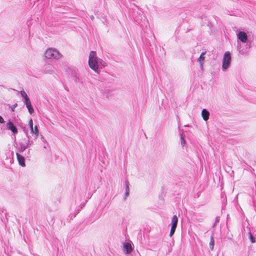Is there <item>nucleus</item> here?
<instances>
[{
  "mask_svg": "<svg viewBox=\"0 0 256 256\" xmlns=\"http://www.w3.org/2000/svg\"><path fill=\"white\" fill-rule=\"evenodd\" d=\"M249 234V238L252 243H254L256 242V238L252 234V232H248Z\"/></svg>",
  "mask_w": 256,
  "mask_h": 256,
  "instance_id": "nucleus-18",
  "label": "nucleus"
},
{
  "mask_svg": "<svg viewBox=\"0 0 256 256\" xmlns=\"http://www.w3.org/2000/svg\"><path fill=\"white\" fill-rule=\"evenodd\" d=\"M20 94L22 97L24 98H28L26 93L24 90L20 91Z\"/></svg>",
  "mask_w": 256,
  "mask_h": 256,
  "instance_id": "nucleus-21",
  "label": "nucleus"
},
{
  "mask_svg": "<svg viewBox=\"0 0 256 256\" xmlns=\"http://www.w3.org/2000/svg\"><path fill=\"white\" fill-rule=\"evenodd\" d=\"M176 228V227L172 226H171V228H170V237H172L174 235V233L175 232Z\"/></svg>",
  "mask_w": 256,
  "mask_h": 256,
  "instance_id": "nucleus-20",
  "label": "nucleus"
},
{
  "mask_svg": "<svg viewBox=\"0 0 256 256\" xmlns=\"http://www.w3.org/2000/svg\"><path fill=\"white\" fill-rule=\"evenodd\" d=\"M4 122V120L2 116H0V123L3 124Z\"/></svg>",
  "mask_w": 256,
  "mask_h": 256,
  "instance_id": "nucleus-26",
  "label": "nucleus"
},
{
  "mask_svg": "<svg viewBox=\"0 0 256 256\" xmlns=\"http://www.w3.org/2000/svg\"><path fill=\"white\" fill-rule=\"evenodd\" d=\"M16 153L19 164L22 167L25 166L26 164L24 157L23 156L21 155L20 154V153L21 152H18L17 150H16Z\"/></svg>",
  "mask_w": 256,
  "mask_h": 256,
  "instance_id": "nucleus-7",
  "label": "nucleus"
},
{
  "mask_svg": "<svg viewBox=\"0 0 256 256\" xmlns=\"http://www.w3.org/2000/svg\"><path fill=\"white\" fill-rule=\"evenodd\" d=\"M6 128L10 130L12 132L16 134L18 133V129L14 124L10 120L6 123Z\"/></svg>",
  "mask_w": 256,
  "mask_h": 256,
  "instance_id": "nucleus-8",
  "label": "nucleus"
},
{
  "mask_svg": "<svg viewBox=\"0 0 256 256\" xmlns=\"http://www.w3.org/2000/svg\"><path fill=\"white\" fill-rule=\"evenodd\" d=\"M33 132H30L32 134H35L34 139L36 140L38 138V134H39L38 130V126H35L34 128Z\"/></svg>",
  "mask_w": 256,
  "mask_h": 256,
  "instance_id": "nucleus-14",
  "label": "nucleus"
},
{
  "mask_svg": "<svg viewBox=\"0 0 256 256\" xmlns=\"http://www.w3.org/2000/svg\"><path fill=\"white\" fill-rule=\"evenodd\" d=\"M90 18L92 20H93L94 19V16L92 15L90 16Z\"/></svg>",
  "mask_w": 256,
  "mask_h": 256,
  "instance_id": "nucleus-29",
  "label": "nucleus"
},
{
  "mask_svg": "<svg viewBox=\"0 0 256 256\" xmlns=\"http://www.w3.org/2000/svg\"><path fill=\"white\" fill-rule=\"evenodd\" d=\"M24 104H26V106L31 104L30 100L28 97L24 98Z\"/></svg>",
  "mask_w": 256,
  "mask_h": 256,
  "instance_id": "nucleus-22",
  "label": "nucleus"
},
{
  "mask_svg": "<svg viewBox=\"0 0 256 256\" xmlns=\"http://www.w3.org/2000/svg\"><path fill=\"white\" fill-rule=\"evenodd\" d=\"M237 37L238 40L243 43H246L248 40L247 34L244 31H240L237 34Z\"/></svg>",
  "mask_w": 256,
  "mask_h": 256,
  "instance_id": "nucleus-6",
  "label": "nucleus"
},
{
  "mask_svg": "<svg viewBox=\"0 0 256 256\" xmlns=\"http://www.w3.org/2000/svg\"><path fill=\"white\" fill-rule=\"evenodd\" d=\"M98 62H98V64H100L102 65V66L103 67H104V66H106V65H105V62H104V64H102V60H100V61H99V60H98Z\"/></svg>",
  "mask_w": 256,
  "mask_h": 256,
  "instance_id": "nucleus-27",
  "label": "nucleus"
},
{
  "mask_svg": "<svg viewBox=\"0 0 256 256\" xmlns=\"http://www.w3.org/2000/svg\"><path fill=\"white\" fill-rule=\"evenodd\" d=\"M28 125L30 126V132H33V129H34L33 122H32V118H30L28 122Z\"/></svg>",
  "mask_w": 256,
  "mask_h": 256,
  "instance_id": "nucleus-19",
  "label": "nucleus"
},
{
  "mask_svg": "<svg viewBox=\"0 0 256 256\" xmlns=\"http://www.w3.org/2000/svg\"><path fill=\"white\" fill-rule=\"evenodd\" d=\"M124 250L125 251L126 254H129L132 251L133 248L132 246L130 243L124 242L123 244Z\"/></svg>",
  "mask_w": 256,
  "mask_h": 256,
  "instance_id": "nucleus-9",
  "label": "nucleus"
},
{
  "mask_svg": "<svg viewBox=\"0 0 256 256\" xmlns=\"http://www.w3.org/2000/svg\"><path fill=\"white\" fill-rule=\"evenodd\" d=\"M231 62V55L229 52L224 53L222 64L223 70H226L229 66Z\"/></svg>",
  "mask_w": 256,
  "mask_h": 256,
  "instance_id": "nucleus-4",
  "label": "nucleus"
},
{
  "mask_svg": "<svg viewBox=\"0 0 256 256\" xmlns=\"http://www.w3.org/2000/svg\"><path fill=\"white\" fill-rule=\"evenodd\" d=\"M202 116L205 121H206L209 118L210 112L206 108H204L202 111Z\"/></svg>",
  "mask_w": 256,
  "mask_h": 256,
  "instance_id": "nucleus-10",
  "label": "nucleus"
},
{
  "mask_svg": "<svg viewBox=\"0 0 256 256\" xmlns=\"http://www.w3.org/2000/svg\"><path fill=\"white\" fill-rule=\"evenodd\" d=\"M206 52H202L200 54V55L198 59V61L200 63V66L201 68H202L203 66L204 62V58H205L204 56V55L206 54Z\"/></svg>",
  "mask_w": 256,
  "mask_h": 256,
  "instance_id": "nucleus-11",
  "label": "nucleus"
},
{
  "mask_svg": "<svg viewBox=\"0 0 256 256\" xmlns=\"http://www.w3.org/2000/svg\"><path fill=\"white\" fill-rule=\"evenodd\" d=\"M125 185H126V188H125V198H124V199H126V198L127 196H128L129 195V192H130V189H129V185H130V184H129V182L128 180H126L125 181Z\"/></svg>",
  "mask_w": 256,
  "mask_h": 256,
  "instance_id": "nucleus-12",
  "label": "nucleus"
},
{
  "mask_svg": "<svg viewBox=\"0 0 256 256\" xmlns=\"http://www.w3.org/2000/svg\"><path fill=\"white\" fill-rule=\"evenodd\" d=\"M65 89L67 90V91H68V88H65Z\"/></svg>",
  "mask_w": 256,
  "mask_h": 256,
  "instance_id": "nucleus-30",
  "label": "nucleus"
},
{
  "mask_svg": "<svg viewBox=\"0 0 256 256\" xmlns=\"http://www.w3.org/2000/svg\"><path fill=\"white\" fill-rule=\"evenodd\" d=\"M98 60L96 56V52L91 51L90 53L88 64L90 67L96 72L98 68Z\"/></svg>",
  "mask_w": 256,
  "mask_h": 256,
  "instance_id": "nucleus-2",
  "label": "nucleus"
},
{
  "mask_svg": "<svg viewBox=\"0 0 256 256\" xmlns=\"http://www.w3.org/2000/svg\"><path fill=\"white\" fill-rule=\"evenodd\" d=\"M24 131L25 134L24 136L22 137L18 141L14 136V144L16 150L20 152H23L26 148L34 144V142L30 140V136H28V131L26 130L25 128H24Z\"/></svg>",
  "mask_w": 256,
  "mask_h": 256,
  "instance_id": "nucleus-1",
  "label": "nucleus"
},
{
  "mask_svg": "<svg viewBox=\"0 0 256 256\" xmlns=\"http://www.w3.org/2000/svg\"><path fill=\"white\" fill-rule=\"evenodd\" d=\"M46 144L44 146V148H46V145L48 144V143L46 142Z\"/></svg>",
  "mask_w": 256,
  "mask_h": 256,
  "instance_id": "nucleus-28",
  "label": "nucleus"
},
{
  "mask_svg": "<svg viewBox=\"0 0 256 256\" xmlns=\"http://www.w3.org/2000/svg\"><path fill=\"white\" fill-rule=\"evenodd\" d=\"M44 56L47 58L59 59L62 55L56 49L50 48L46 50Z\"/></svg>",
  "mask_w": 256,
  "mask_h": 256,
  "instance_id": "nucleus-3",
  "label": "nucleus"
},
{
  "mask_svg": "<svg viewBox=\"0 0 256 256\" xmlns=\"http://www.w3.org/2000/svg\"><path fill=\"white\" fill-rule=\"evenodd\" d=\"M220 220V216H216V218L215 222L214 224L212 226V228H214L216 224L217 223L219 222Z\"/></svg>",
  "mask_w": 256,
  "mask_h": 256,
  "instance_id": "nucleus-23",
  "label": "nucleus"
},
{
  "mask_svg": "<svg viewBox=\"0 0 256 256\" xmlns=\"http://www.w3.org/2000/svg\"><path fill=\"white\" fill-rule=\"evenodd\" d=\"M73 80L75 82H78L80 81V78L76 76H73Z\"/></svg>",
  "mask_w": 256,
  "mask_h": 256,
  "instance_id": "nucleus-24",
  "label": "nucleus"
},
{
  "mask_svg": "<svg viewBox=\"0 0 256 256\" xmlns=\"http://www.w3.org/2000/svg\"><path fill=\"white\" fill-rule=\"evenodd\" d=\"M250 46L248 44H246L244 46H242L240 44L239 46L238 47V50L239 54L242 55H246L248 53V50Z\"/></svg>",
  "mask_w": 256,
  "mask_h": 256,
  "instance_id": "nucleus-5",
  "label": "nucleus"
},
{
  "mask_svg": "<svg viewBox=\"0 0 256 256\" xmlns=\"http://www.w3.org/2000/svg\"><path fill=\"white\" fill-rule=\"evenodd\" d=\"M214 237L212 236L210 238V248L212 250L214 249Z\"/></svg>",
  "mask_w": 256,
  "mask_h": 256,
  "instance_id": "nucleus-15",
  "label": "nucleus"
},
{
  "mask_svg": "<svg viewBox=\"0 0 256 256\" xmlns=\"http://www.w3.org/2000/svg\"><path fill=\"white\" fill-rule=\"evenodd\" d=\"M26 108L28 110V111L30 114H32V113L34 112V110L32 105V104H30L26 105Z\"/></svg>",
  "mask_w": 256,
  "mask_h": 256,
  "instance_id": "nucleus-16",
  "label": "nucleus"
},
{
  "mask_svg": "<svg viewBox=\"0 0 256 256\" xmlns=\"http://www.w3.org/2000/svg\"><path fill=\"white\" fill-rule=\"evenodd\" d=\"M18 106L17 104H14L13 106H12L11 109L12 112H14V108Z\"/></svg>",
  "mask_w": 256,
  "mask_h": 256,
  "instance_id": "nucleus-25",
  "label": "nucleus"
},
{
  "mask_svg": "<svg viewBox=\"0 0 256 256\" xmlns=\"http://www.w3.org/2000/svg\"><path fill=\"white\" fill-rule=\"evenodd\" d=\"M178 222V218L176 215H174L172 218V226L176 227Z\"/></svg>",
  "mask_w": 256,
  "mask_h": 256,
  "instance_id": "nucleus-13",
  "label": "nucleus"
},
{
  "mask_svg": "<svg viewBox=\"0 0 256 256\" xmlns=\"http://www.w3.org/2000/svg\"><path fill=\"white\" fill-rule=\"evenodd\" d=\"M180 143L182 146L183 147L186 144V140L184 138V136H183L182 134H180Z\"/></svg>",
  "mask_w": 256,
  "mask_h": 256,
  "instance_id": "nucleus-17",
  "label": "nucleus"
}]
</instances>
